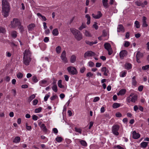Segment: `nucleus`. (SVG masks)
<instances>
[{"label": "nucleus", "instance_id": "f257e3e1", "mask_svg": "<svg viewBox=\"0 0 149 149\" xmlns=\"http://www.w3.org/2000/svg\"><path fill=\"white\" fill-rule=\"evenodd\" d=\"M2 15L4 17H7L9 14L10 11L9 4L7 0H2Z\"/></svg>", "mask_w": 149, "mask_h": 149}, {"label": "nucleus", "instance_id": "f03ea898", "mask_svg": "<svg viewBox=\"0 0 149 149\" xmlns=\"http://www.w3.org/2000/svg\"><path fill=\"white\" fill-rule=\"evenodd\" d=\"M70 30L77 40L80 41L82 39V34L78 30L74 28H71Z\"/></svg>", "mask_w": 149, "mask_h": 149}, {"label": "nucleus", "instance_id": "7ed1b4c3", "mask_svg": "<svg viewBox=\"0 0 149 149\" xmlns=\"http://www.w3.org/2000/svg\"><path fill=\"white\" fill-rule=\"evenodd\" d=\"M21 24L19 20L17 18H14L13 21L11 22V27L13 28H15Z\"/></svg>", "mask_w": 149, "mask_h": 149}, {"label": "nucleus", "instance_id": "20e7f679", "mask_svg": "<svg viewBox=\"0 0 149 149\" xmlns=\"http://www.w3.org/2000/svg\"><path fill=\"white\" fill-rule=\"evenodd\" d=\"M120 127L117 125H114L112 128V131L113 133L116 136L119 135V133L118 131Z\"/></svg>", "mask_w": 149, "mask_h": 149}, {"label": "nucleus", "instance_id": "39448f33", "mask_svg": "<svg viewBox=\"0 0 149 149\" xmlns=\"http://www.w3.org/2000/svg\"><path fill=\"white\" fill-rule=\"evenodd\" d=\"M104 47L108 51V54L111 55L113 53V51L110 44L109 43H105L104 44Z\"/></svg>", "mask_w": 149, "mask_h": 149}, {"label": "nucleus", "instance_id": "423d86ee", "mask_svg": "<svg viewBox=\"0 0 149 149\" xmlns=\"http://www.w3.org/2000/svg\"><path fill=\"white\" fill-rule=\"evenodd\" d=\"M68 72L74 75L77 74L76 68L74 67H69L67 68Z\"/></svg>", "mask_w": 149, "mask_h": 149}, {"label": "nucleus", "instance_id": "0eeeda50", "mask_svg": "<svg viewBox=\"0 0 149 149\" xmlns=\"http://www.w3.org/2000/svg\"><path fill=\"white\" fill-rule=\"evenodd\" d=\"M60 57L63 62L65 63L68 62V61L67 58L66 57V53L65 51L64 50L63 51Z\"/></svg>", "mask_w": 149, "mask_h": 149}, {"label": "nucleus", "instance_id": "6e6552de", "mask_svg": "<svg viewBox=\"0 0 149 149\" xmlns=\"http://www.w3.org/2000/svg\"><path fill=\"white\" fill-rule=\"evenodd\" d=\"M96 55L95 53L92 51H89L86 52L84 54V57L86 58L87 56H95Z\"/></svg>", "mask_w": 149, "mask_h": 149}, {"label": "nucleus", "instance_id": "1a4fd4ad", "mask_svg": "<svg viewBox=\"0 0 149 149\" xmlns=\"http://www.w3.org/2000/svg\"><path fill=\"white\" fill-rule=\"evenodd\" d=\"M143 56V54L142 53H141L140 51L137 52L136 55V60L137 62L138 63H140L141 61H139V59L142 58Z\"/></svg>", "mask_w": 149, "mask_h": 149}, {"label": "nucleus", "instance_id": "9d476101", "mask_svg": "<svg viewBox=\"0 0 149 149\" xmlns=\"http://www.w3.org/2000/svg\"><path fill=\"white\" fill-rule=\"evenodd\" d=\"M31 60V57L23 58V63L26 65H29L30 62Z\"/></svg>", "mask_w": 149, "mask_h": 149}, {"label": "nucleus", "instance_id": "9b49d317", "mask_svg": "<svg viewBox=\"0 0 149 149\" xmlns=\"http://www.w3.org/2000/svg\"><path fill=\"white\" fill-rule=\"evenodd\" d=\"M127 54V52L126 50L121 51L120 53L119 56L121 59H123L124 57Z\"/></svg>", "mask_w": 149, "mask_h": 149}, {"label": "nucleus", "instance_id": "f8f14e48", "mask_svg": "<svg viewBox=\"0 0 149 149\" xmlns=\"http://www.w3.org/2000/svg\"><path fill=\"white\" fill-rule=\"evenodd\" d=\"M24 56L23 58L30 57L31 55V53L29 50H25L23 53Z\"/></svg>", "mask_w": 149, "mask_h": 149}, {"label": "nucleus", "instance_id": "ddd939ff", "mask_svg": "<svg viewBox=\"0 0 149 149\" xmlns=\"http://www.w3.org/2000/svg\"><path fill=\"white\" fill-rule=\"evenodd\" d=\"M92 17L96 19H99L102 16V14L100 11L97 12V15H95L94 14H92Z\"/></svg>", "mask_w": 149, "mask_h": 149}, {"label": "nucleus", "instance_id": "4468645a", "mask_svg": "<svg viewBox=\"0 0 149 149\" xmlns=\"http://www.w3.org/2000/svg\"><path fill=\"white\" fill-rule=\"evenodd\" d=\"M125 31V28L123 25L119 24L117 27V32H124Z\"/></svg>", "mask_w": 149, "mask_h": 149}, {"label": "nucleus", "instance_id": "2eb2a0df", "mask_svg": "<svg viewBox=\"0 0 149 149\" xmlns=\"http://www.w3.org/2000/svg\"><path fill=\"white\" fill-rule=\"evenodd\" d=\"M133 138L135 139L139 138L140 137V134L139 133H136L135 131L133 132L132 133Z\"/></svg>", "mask_w": 149, "mask_h": 149}, {"label": "nucleus", "instance_id": "dca6fc26", "mask_svg": "<svg viewBox=\"0 0 149 149\" xmlns=\"http://www.w3.org/2000/svg\"><path fill=\"white\" fill-rule=\"evenodd\" d=\"M35 25L34 24H31L27 26L28 30L29 31H31L33 29Z\"/></svg>", "mask_w": 149, "mask_h": 149}, {"label": "nucleus", "instance_id": "f3484780", "mask_svg": "<svg viewBox=\"0 0 149 149\" xmlns=\"http://www.w3.org/2000/svg\"><path fill=\"white\" fill-rule=\"evenodd\" d=\"M146 18L145 17L143 16V27H147L148 25L146 23Z\"/></svg>", "mask_w": 149, "mask_h": 149}, {"label": "nucleus", "instance_id": "a211bd4d", "mask_svg": "<svg viewBox=\"0 0 149 149\" xmlns=\"http://www.w3.org/2000/svg\"><path fill=\"white\" fill-rule=\"evenodd\" d=\"M126 90L125 89H122L120 90L119 92L117 93V95H124L126 92Z\"/></svg>", "mask_w": 149, "mask_h": 149}, {"label": "nucleus", "instance_id": "6ab92c4d", "mask_svg": "<svg viewBox=\"0 0 149 149\" xmlns=\"http://www.w3.org/2000/svg\"><path fill=\"white\" fill-rule=\"evenodd\" d=\"M52 33L54 36H57L59 33L58 29L57 28L54 29L52 31Z\"/></svg>", "mask_w": 149, "mask_h": 149}, {"label": "nucleus", "instance_id": "aec40b11", "mask_svg": "<svg viewBox=\"0 0 149 149\" xmlns=\"http://www.w3.org/2000/svg\"><path fill=\"white\" fill-rule=\"evenodd\" d=\"M107 2L108 0H102V3L103 6L106 8H107L108 7V5Z\"/></svg>", "mask_w": 149, "mask_h": 149}, {"label": "nucleus", "instance_id": "412c9836", "mask_svg": "<svg viewBox=\"0 0 149 149\" xmlns=\"http://www.w3.org/2000/svg\"><path fill=\"white\" fill-rule=\"evenodd\" d=\"M138 96L136 95H134L131 97V102H135L137 100Z\"/></svg>", "mask_w": 149, "mask_h": 149}, {"label": "nucleus", "instance_id": "4be33fe9", "mask_svg": "<svg viewBox=\"0 0 149 149\" xmlns=\"http://www.w3.org/2000/svg\"><path fill=\"white\" fill-rule=\"evenodd\" d=\"M132 65L130 63H127L125 65V68L127 70H129L132 68Z\"/></svg>", "mask_w": 149, "mask_h": 149}, {"label": "nucleus", "instance_id": "5701e85b", "mask_svg": "<svg viewBox=\"0 0 149 149\" xmlns=\"http://www.w3.org/2000/svg\"><path fill=\"white\" fill-rule=\"evenodd\" d=\"M85 17L87 18V22L86 23L88 25L90 23L91 17L89 15L86 14L85 15Z\"/></svg>", "mask_w": 149, "mask_h": 149}, {"label": "nucleus", "instance_id": "b1692460", "mask_svg": "<svg viewBox=\"0 0 149 149\" xmlns=\"http://www.w3.org/2000/svg\"><path fill=\"white\" fill-rule=\"evenodd\" d=\"M40 127L44 132H47V129L44 124H42Z\"/></svg>", "mask_w": 149, "mask_h": 149}, {"label": "nucleus", "instance_id": "393cba45", "mask_svg": "<svg viewBox=\"0 0 149 149\" xmlns=\"http://www.w3.org/2000/svg\"><path fill=\"white\" fill-rule=\"evenodd\" d=\"M20 140V138L19 136L16 137L14 140H13V142L15 143H17L19 142Z\"/></svg>", "mask_w": 149, "mask_h": 149}, {"label": "nucleus", "instance_id": "a878e982", "mask_svg": "<svg viewBox=\"0 0 149 149\" xmlns=\"http://www.w3.org/2000/svg\"><path fill=\"white\" fill-rule=\"evenodd\" d=\"M76 57L74 55H72L71 56L70 59V62L72 63H74L76 61Z\"/></svg>", "mask_w": 149, "mask_h": 149}, {"label": "nucleus", "instance_id": "bb28decb", "mask_svg": "<svg viewBox=\"0 0 149 149\" xmlns=\"http://www.w3.org/2000/svg\"><path fill=\"white\" fill-rule=\"evenodd\" d=\"M148 142H143L141 144V146L144 148H145L148 146Z\"/></svg>", "mask_w": 149, "mask_h": 149}, {"label": "nucleus", "instance_id": "cd10ccee", "mask_svg": "<svg viewBox=\"0 0 149 149\" xmlns=\"http://www.w3.org/2000/svg\"><path fill=\"white\" fill-rule=\"evenodd\" d=\"M120 104L117 103H114L112 106L113 107L114 109H116L120 107Z\"/></svg>", "mask_w": 149, "mask_h": 149}, {"label": "nucleus", "instance_id": "c85d7f7f", "mask_svg": "<svg viewBox=\"0 0 149 149\" xmlns=\"http://www.w3.org/2000/svg\"><path fill=\"white\" fill-rule=\"evenodd\" d=\"M79 142L81 144L84 146H87V143L84 140H80Z\"/></svg>", "mask_w": 149, "mask_h": 149}, {"label": "nucleus", "instance_id": "c756f323", "mask_svg": "<svg viewBox=\"0 0 149 149\" xmlns=\"http://www.w3.org/2000/svg\"><path fill=\"white\" fill-rule=\"evenodd\" d=\"M61 46H58L57 47L56 49V51L57 54H59L61 52Z\"/></svg>", "mask_w": 149, "mask_h": 149}, {"label": "nucleus", "instance_id": "7c9ffc66", "mask_svg": "<svg viewBox=\"0 0 149 149\" xmlns=\"http://www.w3.org/2000/svg\"><path fill=\"white\" fill-rule=\"evenodd\" d=\"M35 95L34 94H33L30 96L29 97L28 100V101L29 102H31L32 100L34 99L35 97Z\"/></svg>", "mask_w": 149, "mask_h": 149}, {"label": "nucleus", "instance_id": "2f4dec72", "mask_svg": "<svg viewBox=\"0 0 149 149\" xmlns=\"http://www.w3.org/2000/svg\"><path fill=\"white\" fill-rule=\"evenodd\" d=\"M135 79L136 77L135 76L133 77L132 78V84L134 86H136L137 83V82Z\"/></svg>", "mask_w": 149, "mask_h": 149}, {"label": "nucleus", "instance_id": "473e14b6", "mask_svg": "<svg viewBox=\"0 0 149 149\" xmlns=\"http://www.w3.org/2000/svg\"><path fill=\"white\" fill-rule=\"evenodd\" d=\"M86 25L85 23H82L81 26L79 28V29L80 31L86 27Z\"/></svg>", "mask_w": 149, "mask_h": 149}, {"label": "nucleus", "instance_id": "72a5a7b5", "mask_svg": "<svg viewBox=\"0 0 149 149\" xmlns=\"http://www.w3.org/2000/svg\"><path fill=\"white\" fill-rule=\"evenodd\" d=\"M58 85L59 87L60 88H63L64 87V86L62 84V81L61 80H59L58 82Z\"/></svg>", "mask_w": 149, "mask_h": 149}, {"label": "nucleus", "instance_id": "f704fd0d", "mask_svg": "<svg viewBox=\"0 0 149 149\" xmlns=\"http://www.w3.org/2000/svg\"><path fill=\"white\" fill-rule=\"evenodd\" d=\"M52 89L55 92H57L58 91L57 86L56 85H53L52 87Z\"/></svg>", "mask_w": 149, "mask_h": 149}, {"label": "nucleus", "instance_id": "c9c22d12", "mask_svg": "<svg viewBox=\"0 0 149 149\" xmlns=\"http://www.w3.org/2000/svg\"><path fill=\"white\" fill-rule=\"evenodd\" d=\"M32 80L33 82L34 83H36L38 81L36 76L35 75L33 76L32 77Z\"/></svg>", "mask_w": 149, "mask_h": 149}, {"label": "nucleus", "instance_id": "e433bc0d", "mask_svg": "<svg viewBox=\"0 0 149 149\" xmlns=\"http://www.w3.org/2000/svg\"><path fill=\"white\" fill-rule=\"evenodd\" d=\"M5 29L2 27L0 26V33H5L6 32Z\"/></svg>", "mask_w": 149, "mask_h": 149}, {"label": "nucleus", "instance_id": "4c0bfd02", "mask_svg": "<svg viewBox=\"0 0 149 149\" xmlns=\"http://www.w3.org/2000/svg\"><path fill=\"white\" fill-rule=\"evenodd\" d=\"M135 26L137 28H139L140 27V25L139 24V22L137 21H136L135 22Z\"/></svg>", "mask_w": 149, "mask_h": 149}, {"label": "nucleus", "instance_id": "58836bf2", "mask_svg": "<svg viewBox=\"0 0 149 149\" xmlns=\"http://www.w3.org/2000/svg\"><path fill=\"white\" fill-rule=\"evenodd\" d=\"M42 108L41 107H40L36 109L35 110V112L36 113H39L42 110Z\"/></svg>", "mask_w": 149, "mask_h": 149}, {"label": "nucleus", "instance_id": "ea45409f", "mask_svg": "<svg viewBox=\"0 0 149 149\" xmlns=\"http://www.w3.org/2000/svg\"><path fill=\"white\" fill-rule=\"evenodd\" d=\"M23 74L21 72H19L17 74V76L18 78L21 79L23 77Z\"/></svg>", "mask_w": 149, "mask_h": 149}, {"label": "nucleus", "instance_id": "a19ab883", "mask_svg": "<svg viewBox=\"0 0 149 149\" xmlns=\"http://www.w3.org/2000/svg\"><path fill=\"white\" fill-rule=\"evenodd\" d=\"M135 4L138 6H142L143 5V3H141L140 1H136L135 2Z\"/></svg>", "mask_w": 149, "mask_h": 149}, {"label": "nucleus", "instance_id": "79ce46f5", "mask_svg": "<svg viewBox=\"0 0 149 149\" xmlns=\"http://www.w3.org/2000/svg\"><path fill=\"white\" fill-rule=\"evenodd\" d=\"M75 131L77 132H79L80 134L81 133L82 130L80 128H78L76 127H75Z\"/></svg>", "mask_w": 149, "mask_h": 149}, {"label": "nucleus", "instance_id": "37998d69", "mask_svg": "<svg viewBox=\"0 0 149 149\" xmlns=\"http://www.w3.org/2000/svg\"><path fill=\"white\" fill-rule=\"evenodd\" d=\"M85 35L86 36L91 37V33L86 30L85 32Z\"/></svg>", "mask_w": 149, "mask_h": 149}, {"label": "nucleus", "instance_id": "c03bdc74", "mask_svg": "<svg viewBox=\"0 0 149 149\" xmlns=\"http://www.w3.org/2000/svg\"><path fill=\"white\" fill-rule=\"evenodd\" d=\"M18 28L19 29L21 32H22L24 31V27L23 26L21 25V24L18 26Z\"/></svg>", "mask_w": 149, "mask_h": 149}, {"label": "nucleus", "instance_id": "a18cd8bd", "mask_svg": "<svg viewBox=\"0 0 149 149\" xmlns=\"http://www.w3.org/2000/svg\"><path fill=\"white\" fill-rule=\"evenodd\" d=\"M62 138L61 137H57L56 139V141L58 142H60L62 141Z\"/></svg>", "mask_w": 149, "mask_h": 149}, {"label": "nucleus", "instance_id": "49530a36", "mask_svg": "<svg viewBox=\"0 0 149 149\" xmlns=\"http://www.w3.org/2000/svg\"><path fill=\"white\" fill-rule=\"evenodd\" d=\"M130 43L128 41H125L124 44V46L125 47H127L129 46Z\"/></svg>", "mask_w": 149, "mask_h": 149}, {"label": "nucleus", "instance_id": "de8ad7c7", "mask_svg": "<svg viewBox=\"0 0 149 149\" xmlns=\"http://www.w3.org/2000/svg\"><path fill=\"white\" fill-rule=\"evenodd\" d=\"M11 36L13 38H16L17 36L16 32L14 31L13 32L11 33Z\"/></svg>", "mask_w": 149, "mask_h": 149}, {"label": "nucleus", "instance_id": "09e8293b", "mask_svg": "<svg viewBox=\"0 0 149 149\" xmlns=\"http://www.w3.org/2000/svg\"><path fill=\"white\" fill-rule=\"evenodd\" d=\"M97 23L96 22H95L94 24L93 25V27L96 30L98 28V26L97 25Z\"/></svg>", "mask_w": 149, "mask_h": 149}, {"label": "nucleus", "instance_id": "8fccbe9b", "mask_svg": "<svg viewBox=\"0 0 149 149\" xmlns=\"http://www.w3.org/2000/svg\"><path fill=\"white\" fill-rule=\"evenodd\" d=\"M149 68V65H147L142 67V69L143 70H146Z\"/></svg>", "mask_w": 149, "mask_h": 149}, {"label": "nucleus", "instance_id": "3c124183", "mask_svg": "<svg viewBox=\"0 0 149 149\" xmlns=\"http://www.w3.org/2000/svg\"><path fill=\"white\" fill-rule=\"evenodd\" d=\"M122 116V114L119 112H117L116 114V116L117 117H120Z\"/></svg>", "mask_w": 149, "mask_h": 149}, {"label": "nucleus", "instance_id": "603ef678", "mask_svg": "<svg viewBox=\"0 0 149 149\" xmlns=\"http://www.w3.org/2000/svg\"><path fill=\"white\" fill-rule=\"evenodd\" d=\"M86 43L91 46L93 44V42H90L88 41H86Z\"/></svg>", "mask_w": 149, "mask_h": 149}, {"label": "nucleus", "instance_id": "864d4df0", "mask_svg": "<svg viewBox=\"0 0 149 149\" xmlns=\"http://www.w3.org/2000/svg\"><path fill=\"white\" fill-rule=\"evenodd\" d=\"M38 118V116H36V115H33L32 116V119L35 120H37Z\"/></svg>", "mask_w": 149, "mask_h": 149}, {"label": "nucleus", "instance_id": "5fc2aeb1", "mask_svg": "<svg viewBox=\"0 0 149 149\" xmlns=\"http://www.w3.org/2000/svg\"><path fill=\"white\" fill-rule=\"evenodd\" d=\"M86 70V68L84 67H83L80 69V72L81 73H83Z\"/></svg>", "mask_w": 149, "mask_h": 149}, {"label": "nucleus", "instance_id": "6e6d98bb", "mask_svg": "<svg viewBox=\"0 0 149 149\" xmlns=\"http://www.w3.org/2000/svg\"><path fill=\"white\" fill-rule=\"evenodd\" d=\"M57 96L56 95H54L50 98L51 100H53L55 99L57 97Z\"/></svg>", "mask_w": 149, "mask_h": 149}, {"label": "nucleus", "instance_id": "4d7b16f0", "mask_svg": "<svg viewBox=\"0 0 149 149\" xmlns=\"http://www.w3.org/2000/svg\"><path fill=\"white\" fill-rule=\"evenodd\" d=\"M50 97V95H49L47 94L46 95L44 98V100L45 101H46L47 100L48 98Z\"/></svg>", "mask_w": 149, "mask_h": 149}, {"label": "nucleus", "instance_id": "13d9d810", "mask_svg": "<svg viewBox=\"0 0 149 149\" xmlns=\"http://www.w3.org/2000/svg\"><path fill=\"white\" fill-rule=\"evenodd\" d=\"M89 65L91 67H93L94 65V63L91 61H90L88 63Z\"/></svg>", "mask_w": 149, "mask_h": 149}, {"label": "nucleus", "instance_id": "bf43d9fd", "mask_svg": "<svg viewBox=\"0 0 149 149\" xmlns=\"http://www.w3.org/2000/svg\"><path fill=\"white\" fill-rule=\"evenodd\" d=\"M38 102V100L37 99L34 100L33 101V104L34 105H36Z\"/></svg>", "mask_w": 149, "mask_h": 149}, {"label": "nucleus", "instance_id": "052dcab7", "mask_svg": "<svg viewBox=\"0 0 149 149\" xmlns=\"http://www.w3.org/2000/svg\"><path fill=\"white\" fill-rule=\"evenodd\" d=\"M100 99V98L99 97H95L94 100H93V102H95L98 101Z\"/></svg>", "mask_w": 149, "mask_h": 149}, {"label": "nucleus", "instance_id": "680f3d73", "mask_svg": "<svg viewBox=\"0 0 149 149\" xmlns=\"http://www.w3.org/2000/svg\"><path fill=\"white\" fill-rule=\"evenodd\" d=\"M93 75V74L91 72H88L86 74V76L87 77H92Z\"/></svg>", "mask_w": 149, "mask_h": 149}, {"label": "nucleus", "instance_id": "e2e57ef3", "mask_svg": "<svg viewBox=\"0 0 149 149\" xmlns=\"http://www.w3.org/2000/svg\"><path fill=\"white\" fill-rule=\"evenodd\" d=\"M107 35V33L105 31V30H103V32H102V35L104 36H106Z\"/></svg>", "mask_w": 149, "mask_h": 149}, {"label": "nucleus", "instance_id": "0e129e2a", "mask_svg": "<svg viewBox=\"0 0 149 149\" xmlns=\"http://www.w3.org/2000/svg\"><path fill=\"white\" fill-rule=\"evenodd\" d=\"M143 87L142 86H140L138 87V90L140 91H142Z\"/></svg>", "mask_w": 149, "mask_h": 149}, {"label": "nucleus", "instance_id": "69168bd1", "mask_svg": "<svg viewBox=\"0 0 149 149\" xmlns=\"http://www.w3.org/2000/svg\"><path fill=\"white\" fill-rule=\"evenodd\" d=\"M49 41V38L48 37H45L44 39V41L45 42H48Z\"/></svg>", "mask_w": 149, "mask_h": 149}, {"label": "nucleus", "instance_id": "338daca9", "mask_svg": "<svg viewBox=\"0 0 149 149\" xmlns=\"http://www.w3.org/2000/svg\"><path fill=\"white\" fill-rule=\"evenodd\" d=\"M102 64L101 63H97L96 64V67H99L101 66Z\"/></svg>", "mask_w": 149, "mask_h": 149}, {"label": "nucleus", "instance_id": "774afa93", "mask_svg": "<svg viewBox=\"0 0 149 149\" xmlns=\"http://www.w3.org/2000/svg\"><path fill=\"white\" fill-rule=\"evenodd\" d=\"M53 130L55 134H57L58 132V130L56 128H54L53 129Z\"/></svg>", "mask_w": 149, "mask_h": 149}]
</instances>
